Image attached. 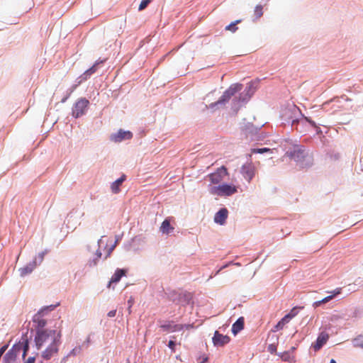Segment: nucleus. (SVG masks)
Instances as JSON below:
<instances>
[{
  "label": "nucleus",
  "mask_w": 363,
  "mask_h": 363,
  "mask_svg": "<svg viewBox=\"0 0 363 363\" xmlns=\"http://www.w3.org/2000/svg\"><path fill=\"white\" fill-rule=\"evenodd\" d=\"M243 85L240 83L232 84L216 102L211 104V106L215 108V110L225 109L238 112L248 102L256 90L255 83L252 82L248 83L246 88L241 91Z\"/></svg>",
  "instance_id": "obj_1"
},
{
  "label": "nucleus",
  "mask_w": 363,
  "mask_h": 363,
  "mask_svg": "<svg viewBox=\"0 0 363 363\" xmlns=\"http://www.w3.org/2000/svg\"><path fill=\"white\" fill-rule=\"evenodd\" d=\"M98 244L99 249L96 250L94 254V257L93 259H90L88 261L87 264L90 267L96 266L98 264L99 259L101 258L102 253L101 251V248L103 247L104 244H105V245L104 246V250H106V252L105 259H107L111 255V252H113L116 247V243L112 244V240L107 239L105 236H102L99 240Z\"/></svg>",
  "instance_id": "obj_2"
},
{
  "label": "nucleus",
  "mask_w": 363,
  "mask_h": 363,
  "mask_svg": "<svg viewBox=\"0 0 363 363\" xmlns=\"http://www.w3.org/2000/svg\"><path fill=\"white\" fill-rule=\"evenodd\" d=\"M60 335H57L54 330H37L35 337V342L38 349H40L45 343L52 342L53 339H57Z\"/></svg>",
  "instance_id": "obj_3"
},
{
  "label": "nucleus",
  "mask_w": 363,
  "mask_h": 363,
  "mask_svg": "<svg viewBox=\"0 0 363 363\" xmlns=\"http://www.w3.org/2000/svg\"><path fill=\"white\" fill-rule=\"evenodd\" d=\"M208 191L211 194L218 196H229L238 191L235 186L227 184L218 186L209 185Z\"/></svg>",
  "instance_id": "obj_4"
},
{
  "label": "nucleus",
  "mask_w": 363,
  "mask_h": 363,
  "mask_svg": "<svg viewBox=\"0 0 363 363\" xmlns=\"http://www.w3.org/2000/svg\"><path fill=\"white\" fill-rule=\"evenodd\" d=\"M228 174L227 169L222 166L221 167L218 168L215 172L209 174L208 175V177L209 178V180L211 182V184H218L220 183L225 176Z\"/></svg>",
  "instance_id": "obj_5"
},
{
  "label": "nucleus",
  "mask_w": 363,
  "mask_h": 363,
  "mask_svg": "<svg viewBox=\"0 0 363 363\" xmlns=\"http://www.w3.org/2000/svg\"><path fill=\"white\" fill-rule=\"evenodd\" d=\"M60 342V337L57 339H53V341L50 342L45 350L43 352V358L45 359H50L53 355L56 354L58 352Z\"/></svg>",
  "instance_id": "obj_6"
},
{
  "label": "nucleus",
  "mask_w": 363,
  "mask_h": 363,
  "mask_svg": "<svg viewBox=\"0 0 363 363\" xmlns=\"http://www.w3.org/2000/svg\"><path fill=\"white\" fill-rule=\"evenodd\" d=\"M54 308L53 306H48L43 309H42L40 311H39L37 314H35L33 316V321L36 325L37 330H44L43 328L46 325L47 322L46 320L43 318L42 314L44 313L45 311L47 310H52Z\"/></svg>",
  "instance_id": "obj_7"
},
{
  "label": "nucleus",
  "mask_w": 363,
  "mask_h": 363,
  "mask_svg": "<svg viewBox=\"0 0 363 363\" xmlns=\"http://www.w3.org/2000/svg\"><path fill=\"white\" fill-rule=\"evenodd\" d=\"M133 138V133L129 130L120 129L118 133L111 135V140L114 143H121L123 140H130Z\"/></svg>",
  "instance_id": "obj_8"
},
{
  "label": "nucleus",
  "mask_w": 363,
  "mask_h": 363,
  "mask_svg": "<svg viewBox=\"0 0 363 363\" xmlns=\"http://www.w3.org/2000/svg\"><path fill=\"white\" fill-rule=\"evenodd\" d=\"M89 101L85 98L79 99L74 104L72 113H84L88 110Z\"/></svg>",
  "instance_id": "obj_9"
},
{
  "label": "nucleus",
  "mask_w": 363,
  "mask_h": 363,
  "mask_svg": "<svg viewBox=\"0 0 363 363\" xmlns=\"http://www.w3.org/2000/svg\"><path fill=\"white\" fill-rule=\"evenodd\" d=\"M241 172L245 179L250 182L255 173V167L252 163H246L242 165Z\"/></svg>",
  "instance_id": "obj_10"
},
{
  "label": "nucleus",
  "mask_w": 363,
  "mask_h": 363,
  "mask_svg": "<svg viewBox=\"0 0 363 363\" xmlns=\"http://www.w3.org/2000/svg\"><path fill=\"white\" fill-rule=\"evenodd\" d=\"M160 328L165 332L172 333L179 331L184 329V325L182 324H173L172 321H165L160 325Z\"/></svg>",
  "instance_id": "obj_11"
},
{
  "label": "nucleus",
  "mask_w": 363,
  "mask_h": 363,
  "mask_svg": "<svg viewBox=\"0 0 363 363\" xmlns=\"http://www.w3.org/2000/svg\"><path fill=\"white\" fill-rule=\"evenodd\" d=\"M230 338L228 335H223L216 331L213 337V342L215 346H223L228 344Z\"/></svg>",
  "instance_id": "obj_12"
},
{
  "label": "nucleus",
  "mask_w": 363,
  "mask_h": 363,
  "mask_svg": "<svg viewBox=\"0 0 363 363\" xmlns=\"http://www.w3.org/2000/svg\"><path fill=\"white\" fill-rule=\"evenodd\" d=\"M329 338V335L326 333H321L318 335L316 342L313 345L315 351L319 350L323 345H325Z\"/></svg>",
  "instance_id": "obj_13"
},
{
  "label": "nucleus",
  "mask_w": 363,
  "mask_h": 363,
  "mask_svg": "<svg viewBox=\"0 0 363 363\" xmlns=\"http://www.w3.org/2000/svg\"><path fill=\"white\" fill-rule=\"evenodd\" d=\"M228 216V211L226 208H223L220 209L214 216V221L220 225H223Z\"/></svg>",
  "instance_id": "obj_14"
},
{
  "label": "nucleus",
  "mask_w": 363,
  "mask_h": 363,
  "mask_svg": "<svg viewBox=\"0 0 363 363\" xmlns=\"http://www.w3.org/2000/svg\"><path fill=\"white\" fill-rule=\"evenodd\" d=\"M127 271L123 269H117L113 276L111 278V280L108 283V287H110L111 284L112 283H117L118 282L122 277L125 276L126 274Z\"/></svg>",
  "instance_id": "obj_15"
},
{
  "label": "nucleus",
  "mask_w": 363,
  "mask_h": 363,
  "mask_svg": "<svg viewBox=\"0 0 363 363\" xmlns=\"http://www.w3.org/2000/svg\"><path fill=\"white\" fill-rule=\"evenodd\" d=\"M258 118H257L256 117V116L255 115H251V118L255 121V123L252 122L251 123V125H252V130H258L260 128H262L264 124H265V120L262 118L260 116L261 115H258Z\"/></svg>",
  "instance_id": "obj_16"
},
{
  "label": "nucleus",
  "mask_w": 363,
  "mask_h": 363,
  "mask_svg": "<svg viewBox=\"0 0 363 363\" xmlns=\"http://www.w3.org/2000/svg\"><path fill=\"white\" fill-rule=\"evenodd\" d=\"M126 177L123 174L119 179L116 180L111 184V189L113 194H118L120 191V186L122 183L125 180Z\"/></svg>",
  "instance_id": "obj_17"
},
{
  "label": "nucleus",
  "mask_w": 363,
  "mask_h": 363,
  "mask_svg": "<svg viewBox=\"0 0 363 363\" xmlns=\"http://www.w3.org/2000/svg\"><path fill=\"white\" fill-rule=\"evenodd\" d=\"M244 328V318H239L232 326V332L234 335L241 331Z\"/></svg>",
  "instance_id": "obj_18"
},
{
  "label": "nucleus",
  "mask_w": 363,
  "mask_h": 363,
  "mask_svg": "<svg viewBox=\"0 0 363 363\" xmlns=\"http://www.w3.org/2000/svg\"><path fill=\"white\" fill-rule=\"evenodd\" d=\"M289 321L290 317L289 315H285L277 323V324L271 330V331L275 333L279 330H281L284 326Z\"/></svg>",
  "instance_id": "obj_19"
},
{
  "label": "nucleus",
  "mask_w": 363,
  "mask_h": 363,
  "mask_svg": "<svg viewBox=\"0 0 363 363\" xmlns=\"http://www.w3.org/2000/svg\"><path fill=\"white\" fill-rule=\"evenodd\" d=\"M174 228L170 225V221L168 218L165 219L160 226V231L163 234H169L172 232Z\"/></svg>",
  "instance_id": "obj_20"
},
{
  "label": "nucleus",
  "mask_w": 363,
  "mask_h": 363,
  "mask_svg": "<svg viewBox=\"0 0 363 363\" xmlns=\"http://www.w3.org/2000/svg\"><path fill=\"white\" fill-rule=\"evenodd\" d=\"M290 157L296 162H300L304 157V150L298 147L290 153Z\"/></svg>",
  "instance_id": "obj_21"
},
{
  "label": "nucleus",
  "mask_w": 363,
  "mask_h": 363,
  "mask_svg": "<svg viewBox=\"0 0 363 363\" xmlns=\"http://www.w3.org/2000/svg\"><path fill=\"white\" fill-rule=\"evenodd\" d=\"M16 357V355L13 350H10L6 353L3 359L5 363H11L15 360Z\"/></svg>",
  "instance_id": "obj_22"
},
{
  "label": "nucleus",
  "mask_w": 363,
  "mask_h": 363,
  "mask_svg": "<svg viewBox=\"0 0 363 363\" xmlns=\"http://www.w3.org/2000/svg\"><path fill=\"white\" fill-rule=\"evenodd\" d=\"M99 63L98 62H96L91 67H90L89 69H87L86 71H85L83 74L82 76H84V79H86V78L90 76L91 74H94L97 68H96V66Z\"/></svg>",
  "instance_id": "obj_23"
},
{
  "label": "nucleus",
  "mask_w": 363,
  "mask_h": 363,
  "mask_svg": "<svg viewBox=\"0 0 363 363\" xmlns=\"http://www.w3.org/2000/svg\"><path fill=\"white\" fill-rule=\"evenodd\" d=\"M240 22H241V20H237V21L231 23L228 26H227L225 29L226 30H230V31L234 33L238 30L237 24Z\"/></svg>",
  "instance_id": "obj_24"
},
{
  "label": "nucleus",
  "mask_w": 363,
  "mask_h": 363,
  "mask_svg": "<svg viewBox=\"0 0 363 363\" xmlns=\"http://www.w3.org/2000/svg\"><path fill=\"white\" fill-rule=\"evenodd\" d=\"M263 7L261 5H257L254 11L256 19L259 18L263 15Z\"/></svg>",
  "instance_id": "obj_25"
},
{
  "label": "nucleus",
  "mask_w": 363,
  "mask_h": 363,
  "mask_svg": "<svg viewBox=\"0 0 363 363\" xmlns=\"http://www.w3.org/2000/svg\"><path fill=\"white\" fill-rule=\"evenodd\" d=\"M354 347L363 348V336L359 335L353 340Z\"/></svg>",
  "instance_id": "obj_26"
},
{
  "label": "nucleus",
  "mask_w": 363,
  "mask_h": 363,
  "mask_svg": "<svg viewBox=\"0 0 363 363\" xmlns=\"http://www.w3.org/2000/svg\"><path fill=\"white\" fill-rule=\"evenodd\" d=\"M151 1L152 0H143L139 5L138 10H144Z\"/></svg>",
  "instance_id": "obj_27"
},
{
  "label": "nucleus",
  "mask_w": 363,
  "mask_h": 363,
  "mask_svg": "<svg viewBox=\"0 0 363 363\" xmlns=\"http://www.w3.org/2000/svg\"><path fill=\"white\" fill-rule=\"evenodd\" d=\"M244 120L247 121V123L245 124V128L246 129L252 130L251 123H255V121L251 118V115L250 116L249 118H245Z\"/></svg>",
  "instance_id": "obj_28"
},
{
  "label": "nucleus",
  "mask_w": 363,
  "mask_h": 363,
  "mask_svg": "<svg viewBox=\"0 0 363 363\" xmlns=\"http://www.w3.org/2000/svg\"><path fill=\"white\" fill-rule=\"evenodd\" d=\"M20 272H21V275L24 276L28 273H30L32 272V269L28 267H26L23 268H21Z\"/></svg>",
  "instance_id": "obj_29"
},
{
  "label": "nucleus",
  "mask_w": 363,
  "mask_h": 363,
  "mask_svg": "<svg viewBox=\"0 0 363 363\" xmlns=\"http://www.w3.org/2000/svg\"><path fill=\"white\" fill-rule=\"evenodd\" d=\"M268 151H269V149L264 147V148L253 149L252 150V153H264V152H266Z\"/></svg>",
  "instance_id": "obj_30"
},
{
  "label": "nucleus",
  "mask_w": 363,
  "mask_h": 363,
  "mask_svg": "<svg viewBox=\"0 0 363 363\" xmlns=\"http://www.w3.org/2000/svg\"><path fill=\"white\" fill-rule=\"evenodd\" d=\"M268 351L271 353V354H274L277 351V345L273 343V344H270L269 346H268V348H267Z\"/></svg>",
  "instance_id": "obj_31"
},
{
  "label": "nucleus",
  "mask_w": 363,
  "mask_h": 363,
  "mask_svg": "<svg viewBox=\"0 0 363 363\" xmlns=\"http://www.w3.org/2000/svg\"><path fill=\"white\" fill-rule=\"evenodd\" d=\"M342 292V288H337L333 291H331V296H333V298L335 297L337 295L340 294Z\"/></svg>",
  "instance_id": "obj_32"
},
{
  "label": "nucleus",
  "mask_w": 363,
  "mask_h": 363,
  "mask_svg": "<svg viewBox=\"0 0 363 363\" xmlns=\"http://www.w3.org/2000/svg\"><path fill=\"white\" fill-rule=\"evenodd\" d=\"M28 348H29V346H28V341L26 340V343L23 346V357L24 358L26 356V354H27V352L28 350Z\"/></svg>",
  "instance_id": "obj_33"
},
{
  "label": "nucleus",
  "mask_w": 363,
  "mask_h": 363,
  "mask_svg": "<svg viewBox=\"0 0 363 363\" xmlns=\"http://www.w3.org/2000/svg\"><path fill=\"white\" fill-rule=\"evenodd\" d=\"M296 315V308H294L291 311L290 313H289L288 314H286V315H289L290 317V320L294 318L295 317Z\"/></svg>",
  "instance_id": "obj_34"
},
{
  "label": "nucleus",
  "mask_w": 363,
  "mask_h": 363,
  "mask_svg": "<svg viewBox=\"0 0 363 363\" xmlns=\"http://www.w3.org/2000/svg\"><path fill=\"white\" fill-rule=\"evenodd\" d=\"M168 347L171 349L172 352L175 351V342L173 340L169 341Z\"/></svg>",
  "instance_id": "obj_35"
},
{
  "label": "nucleus",
  "mask_w": 363,
  "mask_h": 363,
  "mask_svg": "<svg viewBox=\"0 0 363 363\" xmlns=\"http://www.w3.org/2000/svg\"><path fill=\"white\" fill-rule=\"evenodd\" d=\"M333 298V296H331V294L330 296H328L326 297H325L324 298H323L321 300V302H323V303H328V301H330V300H332Z\"/></svg>",
  "instance_id": "obj_36"
},
{
  "label": "nucleus",
  "mask_w": 363,
  "mask_h": 363,
  "mask_svg": "<svg viewBox=\"0 0 363 363\" xmlns=\"http://www.w3.org/2000/svg\"><path fill=\"white\" fill-rule=\"evenodd\" d=\"M281 359L284 361H289L290 360V356L289 353L286 352L281 355Z\"/></svg>",
  "instance_id": "obj_37"
},
{
  "label": "nucleus",
  "mask_w": 363,
  "mask_h": 363,
  "mask_svg": "<svg viewBox=\"0 0 363 363\" xmlns=\"http://www.w3.org/2000/svg\"><path fill=\"white\" fill-rule=\"evenodd\" d=\"M302 116H303V118L305 121H308V123H310L312 125H313V126H315V122H314V121H311V119H309L308 117L304 116V115H302Z\"/></svg>",
  "instance_id": "obj_38"
},
{
  "label": "nucleus",
  "mask_w": 363,
  "mask_h": 363,
  "mask_svg": "<svg viewBox=\"0 0 363 363\" xmlns=\"http://www.w3.org/2000/svg\"><path fill=\"white\" fill-rule=\"evenodd\" d=\"M116 310H112V311H110L107 315L108 317L113 318L116 315Z\"/></svg>",
  "instance_id": "obj_39"
},
{
  "label": "nucleus",
  "mask_w": 363,
  "mask_h": 363,
  "mask_svg": "<svg viewBox=\"0 0 363 363\" xmlns=\"http://www.w3.org/2000/svg\"><path fill=\"white\" fill-rule=\"evenodd\" d=\"M35 358L34 357H30L24 363H35Z\"/></svg>",
  "instance_id": "obj_40"
},
{
  "label": "nucleus",
  "mask_w": 363,
  "mask_h": 363,
  "mask_svg": "<svg viewBox=\"0 0 363 363\" xmlns=\"http://www.w3.org/2000/svg\"><path fill=\"white\" fill-rule=\"evenodd\" d=\"M323 303V302H321V300L320 301H317L313 303V306L315 308H317V307L320 306Z\"/></svg>",
  "instance_id": "obj_41"
},
{
  "label": "nucleus",
  "mask_w": 363,
  "mask_h": 363,
  "mask_svg": "<svg viewBox=\"0 0 363 363\" xmlns=\"http://www.w3.org/2000/svg\"><path fill=\"white\" fill-rule=\"evenodd\" d=\"M292 110H291V112H293L294 113H295L296 112L297 110H298V107H296L295 105H292Z\"/></svg>",
  "instance_id": "obj_42"
},
{
  "label": "nucleus",
  "mask_w": 363,
  "mask_h": 363,
  "mask_svg": "<svg viewBox=\"0 0 363 363\" xmlns=\"http://www.w3.org/2000/svg\"><path fill=\"white\" fill-rule=\"evenodd\" d=\"M184 325V328H185L186 329H190V328H193L192 325Z\"/></svg>",
  "instance_id": "obj_43"
},
{
  "label": "nucleus",
  "mask_w": 363,
  "mask_h": 363,
  "mask_svg": "<svg viewBox=\"0 0 363 363\" xmlns=\"http://www.w3.org/2000/svg\"><path fill=\"white\" fill-rule=\"evenodd\" d=\"M330 363H336V362H335V359H332L330 360Z\"/></svg>",
  "instance_id": "obj_44"
},
{
  "label": "nucleus",
  "mask_w": 363,
  "mask_h": 363,
  "mask_svg": "<svg viewBox=\"0 0 363 363\" xmlns=\"http://www.w3.org/2000/svg\"><path fill=\"white\" fill-rule=\"evenodd\" d=\"M44 254H45L44 252H42V253H41V255H40L41 259H43V258Z\"/></svg>",
  "instance_id": "obj_45"
}]
</instances>
